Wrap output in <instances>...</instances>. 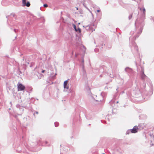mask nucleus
I'll use <instances>...</instances> for the list:
<instances>
[{
    "instance_id": "6",
    "label": "nucleus",
    "mask_w": 154,
    "mask_h": 154,
    "mask_svg": "<svg viewBox=\"0 0 154 154\" xmlns=\"http://www.w3.org/2000/svg\"><path fill=\"white\" fill-rule=\"evenodd\" d=\"M142 10L143 11V12L145 13V11H146V10H145V9L144 8H143Z\"/></svg>"
},
{
    "instance_id": "5",
    "label": "nucleus",
    "mask_w": 154,
    "mask_h": 154,
    "mask_svg": "<svg viewBox=\"0 0 154 154\" xmlns=\"http://www.w3.org/2000/svg\"><path fill=\"white\" fill-rule=\"evenodd\" d=\"M76 31L79 32H81V29L79 28L78 29H77L76 30Z\"/></svg>"
},
{
    "instance_id": "13",
    "label": "nucleus",
    "mask_w": 154,
    "mask_h": 154,
    "mask_svg": "<svg viewBox=\"0 0 154 154\" xmlns=\"http://www.w3.org/2000/svg\"><path fill=\"white\" fill-rule=\"evenodd\" d=\"M36 113L37 114L38 113V112H36Z\"/></svg>"
},
{
    "instance_id": "11",
    "label": "nucleus",
    "mask_w": 154,
    "mask_h": 154,
    "mask_svg": "<svg viewBox=\"0 0 154 154\" xmlns=\"http://www.w3.org/2000/svg\"><path fill=\"white\" fill-rule=\"evenodd\" d=\"M100 10H97V12H100Z\"/></svg>"
},
{
    "instance_id": "8",
    "label": "nucleus",
    "mask_w": 154,
    "mask_h": 154,
    "mask_svg": "<svg viewBox=\"0 0 154 154\" xmlns=\"http://www.w3.org/2000/svg\"><path fill=\"white\" fill-rule=\"evenodd\" d=\"M73 27L75 29V30L76 31V30L77 29L76 28V26L75 24L73 25Z\"/></svg>"
},
{
    "instance_id": "7",
    "label": "nucleus",
    "mask_w": 154,
    "mask_h": 154,
    "mask_svg": "<svg viewBox=\"0 0 154 154\" xmlns=\"http://www.w3.org/2000/svg\"><path fill=\"white\" fill-rule=\"evenodd\" d=\"M26 0H22L23 4H25Z\"/></svg>"
},
{
    "instance_id": "10",
    "label": "nucleus",
    "mask_w": 154,
    "mask_h": 154,
    "mask_svg": "<svg viewBox=\"0 0 154 154\" xmlns=\"http://www.w3.org/2000/svg\"><path fill=\"white\" fill-rule=\"evenodd\" d=\"M45 72V70H43L42 71V72L43 73H44Z\"/></svg>"
},
{
    "instance_id": "9",
    "label": "nucleus",
    "mask_w": 154,
    "mask_h": 154,
    "mask_svg": "<svg viewBox=\"0 0 154 154\" xmlns=\"http://www.w3.org/2000/svg\"><path fill=\"white\" fill-rule=\"evenodd\" d=\"M44 6L46 8V7H48V5L47 4H44Z\"/></svg>"
},
{
    "instance_id": "4",
    "label": "nucleus",
    "mask_w": 154,
    "mask_h": 154,
    "mask_svg": "<svg viewBox=\"0 0 154 154\" xmlns=\"http://www.w3.org/2000/svg\"><path fill=\"white\" fill-rule=\"evenodd\" d=\"M25 4H23L24 6H26L27 7H29L30 5V3L29 2H28L27 3L25 2Z\"/></svg>"
},
{
    "instance_id": "2",
    "label": "nucleus",
    "mask_w": 154,
    "mask_h": 154,
    "mask_svg": "<svg viewBox=\"0 0 154 154\" xmlns=\"http://www.w3.org/2000/svg\"><path fill=\"white\" fill-rule=\"evenodd\" d=\"M138 127L137 126H134L132 129L131 130V132L133 133H135L137 132L138 130Z\"/></svg>"
},
{
    "instance_id": "1",
    "label": "nucleus",
    "mask_w": 154,
    "mask_h": 154,
    "mask_svg": "<svg viewBox=\"0 0 154 154\" xmlns=\"http://www.w3.org/2000/svg\"><path fill=\"white\" fill-rule=\"evenodd\" d=\"M17 85L18 91H23L25 89V86L22 84L18 83Z\"/></svg>"
},
{
    "instance_id": "3",
    "label": "nucleus",
    "mask_w": 154,
    "mask_h": 154,
    "mask_svg": "<svg viewBox=\"0 0 154 154\" xmlns=\"http://www.w3.org/2000/svg\"><path fill=\"white\" fill-rule=\"evenodd\" d=\"M68 82V80H66L64 82L63 86L64 88L68 89L69 88V86L67 85Z\"/></svg>"
},
{
    "instance_id": "12",
    "label": "nucleus",
    "mask_w": 154,
    "mask_h": 154,
    "mask_svg": "<svg viewBox=\"0 0 154 154\" xmlns=\"http://www.w3.org/2000/svg\"><path fill=\"white\" fill-rule=\"evenodd\" d=\"M76 8L77 10H78V8Z\"/></svg>"
}]
</instances>
